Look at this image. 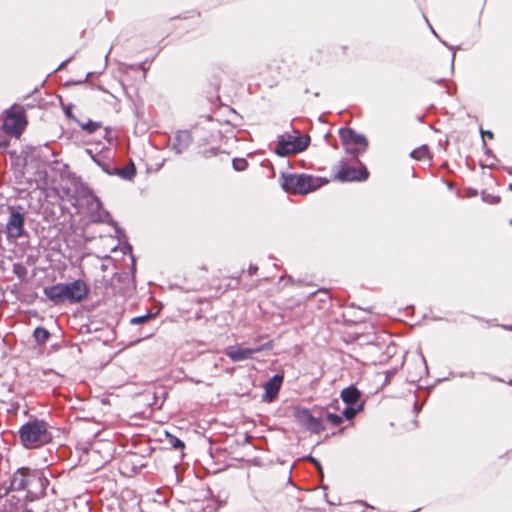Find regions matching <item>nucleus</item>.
<instances>
[{
    "instance_id": "obj_21",
    "label": "nucleus",
    "mask_w": 512,
    "mask_h": 512,
    "mask_svg": "<svg viewBox=\"0 0 512 512\" xmlns=\"http://www.w3.org/2000/svg\"><path fill=\"white\" fill-rule=\"evenodd\" d=\"M326 420L334 427H337L342 424L343 416L334 413H328L326 415Z\"/></svg>"
},
{
    "instance_id": "obj_23",
    "label": "nucleus",
    "mask_w": 512,
    "mask_h": 512,
    "mask_svg": "<svg viewBox=\"0 0 512 512\" xmlns=\"http://www.w3.org/2000/svg\"><path fill=\"white\" fill-rule=\"evenodd\" d=\"M356 413H357L356 409H354L353 407H347L344 409L341 416L345 417L348 420H351L355 417Z\"/></svg>"
},
{
    "instance_id": "obj_10",
    "label": "nucleus",
    "mask_w": 512,
    "mask_h": 512,
    "mask_svg": "<svg viewBox=\"0 0 512 512\" xmlns=\"http://www.w3.org/2000/svg\"><path fill=\"white\" fill-rule=\"evenodd\" d=\"M36 479V474L30 473L29 469H19L12 478L11 486L15 490L28 489L32 481Z\"/></svg>"
},
{
    "instance_id": "obj_16",
    "label": "nucleus",
    "mask_w": 512,
    "mask_h": 512,
    "mask_svg": "<svg viewBox=\"0 0 512 512\" xmlns=\"http://www.w3.org/2000/svg\"><path fill=\"white\" fill-rule=\"evenodd\" d=\"M115 174L125 180H132L136 175V167L132 161L122 168L115 169Z\"/></svg>"
},
{
    "instance_id": "obj_27",
    "label": "nucleus",
    "mask_w": 512,
    "mask_h": 512,
    "mask_svg": "<svg viewBox=\"0 0 512 512\" xmlns=\"http://www.w3.org/2000/svg\"><path fill=\"white\" fill-rule=\"evenodd\" d=\"M311 461H312L313 463H315L317 466H319L318 462H317L315 459H312V458H311Z\"/></svg>"
},
{
    "instance_id": "obj_13",
    "label": "nucleus",
    "mask_w": 512,
    "mask_h": 512,
    "mask_svg": "<svg viewBox=\"0 0 512 512\" xmlns=\"http://www.w3.org/2000/svg\"><path fill=\"white\" fill-rule=\"evenodd\" d=\"M44 294L54 303H60L66 300L64 284L62 283L45 287Z\"/></svg>"
},
{
    "instance_id": "obj_11",
    "label": "nucleus",
    "mask_w": 512,
    "mask_h": 512,
    "mask_svg": "<svg viewBox=\"0 0 512 512\" xmlns=\"http://www.w3.org/2000/svg\"><path fill=\"white\" fill-rule=\"evenodd\" d=\"M263 350L262 347L256 348H238L235 350L226 349L225 354L234 362L243 361L246 359L252 358L253 354L261 352Z\"/></svg>"
},
{
    "instance_id": "obj_20",
    "label": "nucleus",
    "mask_w": 512,
    "mask_h": 512,
    "mask_svg": "<svg viewBox=\"0 0 512 512\" xmlns=\"http://www.w3.org/2000/svg\"><path fill=\"white\" fill-rule=\"evenodd\" d=\"M232 165L236 171H244L248 167V162L245 158H234Z\"/></svg>"
},
{
    "instance_id": "obj_1",
    "label": "nucleus",
    "mask_w": 512,
    "mask_h": 512,
    "mask_svg": "<svg viewBox=\"0 0 512 512\" xmlns=\"http://www.w3.org/2000/svg\"><path fill=\"white\" fill-rule=\"evenodd\" d=\"M19 438L25 448L34 449L49 443L52 436L44 420L33 419L20 428Z\"/></svg>"
},
{
    "instance_id": "obj_18",
    "label": "nucleus",
    "mask_w": 512,
    "mask_h": 512,
    "mask_svg": "<svg viewBox=\"0 0 512 512\" xmlns=\"http://www.w3.org/2000/svg\"><path fill=\"white\" fill-rule=\"evenodd\" d=\"M305 414L307 416V426L309 429L316 431V432L323 429L322 423L319 419L312 416L308 411H305Z\"/></svg>"
},
{
    "instance_id": "obj_25",
    "label": "nucleus",
    "mask_w": 512,
    "mask_h": 512,
    "mask_svg": "<svg viewBox=\"0 0 512 512\" xmlns=\"http://www.w3.org/2000/svg\"><path fill=\"white\" fill-rule=\"evenodd\" d=\"M217 154H218V149L217 148H211L210 150L203 151V155L205 157L216 156Z\"/></svg>"
},
{
    "instance_id": "obj_24",
    "label": "nucleus",
    "mask_w": 512,
    "mask_h": 512,
    "mask_svg": "<svg viewBox=\"0 0 512 512\" xmlns=\"http://www.w3.org/2000/svg\"><path fill=\"white\" fill-rule=\"evenodd\" d=\"M150 317H151L150 314H147V315H144V316H139V317H134V318L131 319V323L132 324H141V323H144L147 320H149Z\"/></svg>"
},
{
    "instance_id": "obj_19",
    "label": "nucleus",
    "mask_w": 512,
    "mask_h": 512,
    "mask_svg": "<svg viewBox=\"0 0 512 512\" xmlns=\"http://www.w3.org/2000/svg\"><path fill=\"white\" fill-rule=\"evenodd\" d=\"M80 126H81V128L83 130H85L86 132L91 134V133L96 132L101 127V123L100 122H94L92 120H88L85 123H81Z\"/></svg>"
},
{
    "instance_id": "obj_6",
    "label": "nucleus",
    "mask_w": 512,
    "mask_h": 512,
    "mask_svg": "<svg viewBox=\"0 0 512 512\" xmlns=\"http://www.w3.org/2000/svg\"><path fill=\"white\" fill-rule=\"evenodd\" d=\"M339 137L345 151L352 155L363 152L367 147V141L364 136L357 134L350 128H341Z\"/></svg>"
},
{
    "instance_id": "obj_14",
    "label": "nucleus",
    "mask_w": 512,
    "mask_h": 512,
    "mask_svg": "<svg viewBox=\"0 0 512 512\" xmlns=\"http://www.w3.org/2000/svg\"><path fill=\"white\" fill-rule=\"evenodd\" d=\"M341 399L348 405H354L356 404L360 397H361V393L360 391L354 387V386H349V387H346L344 388L342 391H341Z\"/></svg>"
},
{
    "instance_id": "obj_12",
    "label": "nucleus",
    "mask_w": 512,
    "mask_h": 512,
    "mask_svg": "<svg viewBox=\"0 0 512 512\" xmlns=\"http://www.w3.org/2000/svg\"><path fill=\"white\" fill-rule=\"evenodd\" d=\"M282 382L283 376L276 374L264 384L266 397L268 398L269 401L273 400L276 397L281 388Z\"/></svg>"
},
{
    "instance_id": "obj_4",
    "label": "nucleus",
    "mask_w": 512,
    "mask_h": 512,
    "mask_svg": "<svg viewBox=\"0 0 512 512\" xmlns=\"http://www.w3.org/2000/svg\"><path fill=\"white\" fill-rule=\"evenodd\" d=\"M309 143L310 137L308 135H282L278 137L275 152L279 156L300 153L307 149Z\"/></svg>"
},
{
    "instance_id": "obj_26",
    "label": "nucleus",
    "mask_w": 512,
    "mask_h": 512,
    "mask_svg": "<svg viewBox=\"0 0 512 512\" xmlns=\"http://www.w3.org/2000/svg\"><path fill=\"white\" fill-rule=\"evenodd\" d=\"M481 134L483 137H487L490 140L494 138V134L491 131L481 130Z\"/></svg>"
},
{
    "instance_id": "obj_7",
    "label": "nucleus",
    "mask_w": 512,
    "mask_h": 512,
    "mask_svg": "<svg viewBox=\"0 0 512 512\" xmlns=\"http://www.w3.org/2000/svg\"><path fill=\"white\" fill-rule=\"evenodd\" d=\"M369 177V172L365 166L361 165V167H353L349 166L345 163H341L339 169L337 170L334 179L339 180L341 182L348 181H364Z\"/></svg>"
},
{
    "instance_id": "obj_9",
    "label": "nucleus",
    "mask_w": 512,
    "mask_h": 512,
    "mask_svg": "<svg viewBox=\"0 0 512 512\" xmlns=\"http://www.w3.org/2000/svg\"><path fill=\"white\" fill-rule=\"evenodd\" d=\"M280 70L281 66L277 61L267 65L259 74L261 83L268 88L276 87L279 83Z\"/></svg>"
},
{
    "instance_id": "obj_22",
    "label": "nucleus",
    "mask_w": 512,
    "mask_h": 512,
    "mask_svg": "<svg viewBox=\"0 0 512 512\" xmlns=\"http://www.w3.org/2000/svg\"><path fill=\"white\" fill-rule=\"evenodd\" d=\"M168 437H169V443L171 444V446L173 448H175V449L184 448V443L179 438L169 435V434H168Z\"/></svg>"
},
{
    "instance_id": "obj_17",
    "label": "nucleus",
    "mask_w": 512,
    "mask_h": 512,
    "mask_svg": "<svg viewBox=\"0 0 512 512\" xmlns=\"http://www.w3.org/2000/svg\"><path fill=\"white\" fill-rule=\"evenodd\" d=\"M33 335L38 344L46 343L50 337L49 331L42 327L36 328Z\"/></svg>"
},
{
    "instance_id": "obj_5",
    "label": "nucleus",
    "mask_w": 512,
    "mask_h": 512,
    "mask_svg": "<svg viewBox=\"0 0 512 512\" xmlns=\"http://www.w3.org/2000/svg\"><path fill=\"white\" fill-rule=\"evenodd\" d=\"M21 210V207H8L9 217L5 225L8 241H15L25 235V214Z\"/></svg>"
},
{
    "instance_id": "obj_8",
    "label": "nucleus",
    "mask_w": 512,
    "mask_h": 512,
    "mask_svg": "<svg viewBox=\"0 0 512 512\" xmlns=\"http://www.w3.org/2000/svg\"><path fill=\"white\" fill-rule=\"evenodd\" d=\"M66 300L71 303L81 302L88 296L89 288L81 280H75L71 283L64 284Z\"/></svg>"
},
{
    "instance_id": "obj_15",
    "label": "nucleus",
    "mask_w": 512,
    "mask_h": 512,
    "mask_svg": "<svg viewBox=\"0 0 512 512\" xmlns=\"http://www.w3.org/2000/svg\"><path fill=\"white\" fill-rule=\"evenodd\" d=\"M410 156L417 161H427L430 162L432 159V154L427 145H422L416 149H414Z\"/></svg>"
},
{
    "instance_id": "obj_2",
    "label": "nucleus",
    "mask_w": 512,
    "mask_h": 512,
    "mask_svg": "<svg viewBox=\"0 0 512 512\" xmlns=\"http://www.w3.org/2000/svg\"><path fill=\"white\" fill-rule=\"evenodd\" d=\"M328 183V180L308 174H290L284 178L283 188L291 194L305 195Z\"/></svg>"
},
{
    "instance_id": "obj_28",
    "label": "nucleus",
    "mask_w": 512,
    "mask_h": 512,
    "mask_svg": "<svg viewBox=\"0 0 512 512\" xmlns=\"http://www.w3.org/2000/svg\"><path fill=\"white\" fill-rule=\"evenodd\" d=\"M509 223H510V225H512V219L510 220V222H509Z\"/></svg>"
},
{
    "instance_id": "obj_3",
    "label": "nucleus",
    "mask_w": 512,
    "mask_h": 512,
    "mask_svg": "<svg viewBox=\"0 0 512 512\" xmlns=\"http://www.w3.org/2000/svg\"><path fill=\"white\" fill-rule=\"evenodd\" d=\"M28 124L25 109L20 105L11 106L3 119L4 131L14 137H20Z\"/></svg>"
}]
</instances>
